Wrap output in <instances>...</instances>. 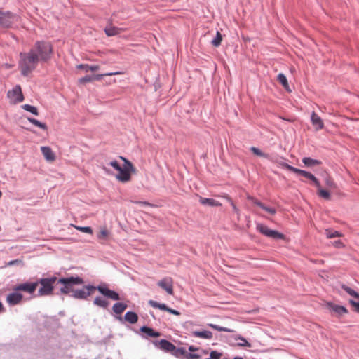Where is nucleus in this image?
Masks as SVG:
<instances>
[{"mask_svg":"<svg viewBox=\"0 0 359 359\" xmlns=\"http://www.w3.org/2000/svg\"><path fill=\"white\" fill-rule=\"evenodd\" d=\"M207 325L215 330L219 331V332H233V330L231 329H229V328H227L225 327H222V326H219V325H217L215 324H212V323H208Z\"/></svg>","mask_w":359,"mask_h":359,"instance_id":"72a5a7b5","label":"nucleus"},{"mask_svg":"<svg viewBox=\"0 0 359 359\" xmlns=\"http://www.w3.org/2000/svg\"><path fill=\"white\" fill-rule=\"evenodd\" d=\"M23 296L21 293L15 291L8 294L6 302L11 306L18 304L22 299Z\"/></svg>","mask_w":359,"mask_h":359,"instance_id":"f3484780","label":"nucleus"},{"mask_svg":"<svg viewBox=\"0 0 359 359\" xmlns=\"http://www.w3.org/2000/svg\"><path fill=\"white\" fill-rule=\"evenodd\" d=\"M222 356V353L218 352L217 351H212L210 353V357L212 359H220Z\"/></svg>","mask_w":359,"mask_h":359,"instance_id":"c03bdc74","label":"nucleus"},{"mask_svg":"<svg viewBox=\"0 0 359 359\" xmlns=\"http://www.w3.org/2000/svg\"><path fill=\"white\" fill-rule=\"evenodd\" d=\"M302 162L306 167H313L316 165H319L322 163L320 161L317 159H313L310 157L303 158Z\"/></svg>","mask_w":359,"mask_h":359,"instance_id":"cd10ccee","label":"nucleus"},{"mask_svg":"<svg viewBox=\"0 0 359 359\" xmlns=\"http://www.w3.org/2000/svg\"><path fill=\"white\" fill-rule=\"evenodd\" d=\"M4 310L3 304L0 302V313Z\"/></svg>","mask_w":359,"mask_h":359,"instance_id":"6e6d98bb","label":"nucleus"},{"mask_svg":"<svg viewBox=\"0 0 359 359\" xmlns=\"http://www.w3.org/2000/svg\"><path fill=\"white\" fill-rule=\"evenodd\" d=\"M21 262H22L20 259H14V260H11V261L8 262L6 265L11 266L18 264Z\"/></svg>","mask_w":359,"mask_h":359,"instance_id":"8fccbe9b","label":"nucleus"},{"mask_svg":"<svg viewBox=\"0 0 359 359\" xmlns=\"http://www.w3.org/2000/svg\"><path fill=\"white\" fill-rule=\"evenodd\" d=\"M248 200L251 201L254 204L261 208L262 210L269 212L271 215H275L276 213V210L272 207L266 206L264 203L256 199L255 198L248 196L247 197Z\"/></svg>","mask_w":359,"mask_h":359,"instance_id":"6ab92c4d","label":"nucleus"},{"mask_svg":"<svg viewBox=\"0 0 359 359\" xmlns=\"http://www.w3.org/2000/svg\"><path fill=\"white\" fill-rule=\"evenodd\" d=\"M191 335L204 339H211L213 337L212 332L205 330L192 331Z\"/></svg>","mask_w":359,"mask_h":359,"instance_id":"4be33fe9","label":"nucleus"},{"mask_svg":"<svg viewBox=\"0 0 359 359\" xmlns=\"http://www.w3.org/2000/svg\"><path fill=\"white\" fill-rule=\"evenodd\" d=\"M22 109L24 110L29 111V112H31L32 114H34L36 116L39 115L38 109L34 106H32V105H29V104H24V105H22Z\"/></svg>","mask_w":359,"mask_h":359,"instance_id":"58836bf2","label":"nucleus"},{"mask_svg":"<svg viewBox=\"0 0 359 359\" xmlns=\"http://www.w3.org/2000/svg\"><path fill=\"white\" fill-rule=\"evenodd\" d=\"M278 163V164L283 168H285L290 171H292V172H294L296 168L287 164V163L283 161H276Z\"/></svg>","mask_w":359,"mask_h":359,"instance_id":"79ce46f5","label":"nucleus"},{"mask_svg":"<svg viewBox=\"0 0 359 359\" xmlns=\"http://www.w3.org/2000/svg\"><path fill=\"white\" fill-rule=\"evenodd\" d=\"M222 197L224 198L230 203L231 206L232 207L233 211L237 215L238 217H239L241 211L236 207L231 198L226 194H224V196H222Z\"/></svg>","mask_w":359,"mask_h":359,"instance_id":"473e14b6","label":"nucleus"},{"mask_svg":"<svg viewBox=\"0 0 359 359\" xmlns=\"http://www.w3.org/2000/svg\"><path fill=\"white\" fill-rule=\"evenodd\" d=\"M37 282L41 285V287L38 291L39 296L50 295L54 287H57V278L55 276L41 278Z\"/></svg>","mask_w":359,"mask_h":359,"instance_id":"39448f33","label":"nucleus"},{"mask_svg":"<svg viewBox=\"0 0 359 359\" xmlns=\"http://www.w3.org/2000/svg\"><path fill=\"white\" fill-rule=\"evenodd\" d=\"M199 202L201 204L203 205H208L211 207H218L222 205V204L219 201L213 198H207L201 196L199 197Z\"/></svg>","mask_w":359,"mask_h":359,"instance_id":"b1692460","label":"nucleus"},{"mask_svg":"<svg viewBox=\"0 0 359 359\" xmlns=\"http://www.w3.org/2000/svg\"><path fill=\"white\" fill-rule=\"evenodd\" d=\"M334 245L338 248H341L344 247L343 243L340 241H334Z\"/></svg>","mask_w":359,"mask_h":359,"instance_id":"864d4df0","label":"nucleus"},{"mask_svg":"<svg viewBox=\"0 0 359 359\" xmlns=\"http://www.w3.org/2000/svg\"><path fill=\"white\" fill-rule=\"evenodd\" d=\"M125 29L115 27L111 22H108L104 28V32L107 36H114L121 34Z\"/></svg>","mask_w":359,"mask_h":359,"instance_id":"a211bd4d","label":"nucleus"},{"mask_svg":"<svg viewBox=\"0 0 359 359\" xmlns=\"http://www.w3.org/2000/svg\"><path fill=\"white\" fill-rule=\"evenodd\" d=\"M107 236V230H102L98 235V238H105Z\"/></svg>","mask_w":359,"mask_h":359,"instance_id":"3c124183","label":"nucleus"},{"mask_svg":"<svg viewBox=\"0 0 359 359\" xmlns=\"http://www.w3.org/2000/svg\"><path fill=\"white\" fill-rule=\"evenodd\" d=\"M154 346L159 349L166 352L171 353L172 349L174 348V344L166 339H161L160 341H154L153 342Z\"/></svg>","mask_w":359,"mask_h":359,"instance_id":"2eb2a0df","label":"nucleus"},{"mask_svg":"<svg viewBox=\"0 0 359 359\" xmlns=\"http://www.w3.org/2000/svg\"><path fill=\"white\" fill-rule=\"evenodd\" d=\"M318 188V196L324 199L329 200L330 198V194L327 190L323 189L321 187Z\"/></svg>","mask_w":359,"mask_h":359,"instance_id":"e433bc0d","label":"nucleus"},{"mask_svg":"<svg viewBox=\"0 0 359 359\" xmlns=\"http://www.w3.org/2000/svg\"><path fill=\"white\" fill-rule=\"evenodd\" d=\"M148 303H149V304L150 306H151L154 308L158 309H161V310H163V311H166L169 312L170 313H172V314L175 315V316H180V311L167 306V305L165 304H161V303H158V302H156L154 300H152V299L149 300L148 302Z\"/></svg>","mask_w":359,"mask_h":359,"instance_id":"dca6fc26","label":"nucleus"},{"mask_svg":"<svg viewBox=\"0 0 359 359\" xmlns=\"http://www.w3.org/2000/svg\"><path fill=\"white\" fill-rule=\"evenodd\" d=\"M84 289H86V291H85L83 289L74 290L71 294V297L77 299H86L88 297H89L95 290H96V287L88 285L84 287Z\"/></svg>","mask_w":359,"mask_h":359,"instance_id":"1a4fd4ad","label":"nucleus"},{"mask_svg":"<svg viewBox=\"0 0 359 359\" xmlns=\"http://www.w3.org/2000/svg\"><path fill=\"white\" fill-rule=\"evenodd\" d=\"M222 40V36L219 31H217L215 37L212 40L211 44L215 47L220 46Z\"/></svg>","mask_w":359,"mask_h":359,"instance_id":"f704fd0d","label":"nucleus"},{"mask_svg":"<svg viewBox=\"0 0 359 359\" xmlns=\"http://www.w3.org/2000/svg\"><path fill=\"white\" fill-rule=\"evenodd\" d=\"M341 288L346 291L349 295L353 297H359V294L355 292L354 290L351 289V287L346 286V285H342Z\"/></svg>","mask_w":359,"mask_h":359,"instance_id":"ea45409f","label":"nucleus"},{"mask_svg":"<svg viewBox=\"0 0 359 359\" xmlns=\"http://www.w3.org/2000/svg\"><path fill=\"white\" fill-rule=\"evenodd\" d=\"M157 285L165 290L168 294L172 295L174 293L173 291V280L171 278L167 277L161 279L158 282Z\"/></svg>","mask_w":359,"mask_h":359,"instance_id":"ddd939ff","label":"nucleus"},{"mask_svg":"<svg viewBox=\"0 0 359 359\" xmlns=\"http://www.w3.org/2000/svg\"><path fill=\"white\" fill-rule=\"evenodd\" d=\"M325 306L333 316L340 318L348 313L347 309L344 306H340L330 302H326Z\"/></svg>","mask_w":359,"mask_h":359,"instance_id":"9d476101","label":"nucleus"},{"mask_svg":"<svg viewBox=\"0 0 359 359\" xmlns=\"http://www.w3.org/2000/svg\"><path fill=\"white\" fill-rule=\"evenodd\" d=\"M77 69H83L85 72L92 71L95 72L100 69L98 65H89L88 64H80L77 65Z\"/></svg>","mask_w":359,"mask_h":359,"instance_id":"7c9ffc66","label":"nucleus"},{"mask_svg":"<svg viewBox=\"0 0 359 359\" xmlns=\"http://www.w3.org/2000/svg\"><path fill=\"white\" fill-rule=\"evenodd\" d=\"M250 150L253 152L254 154H255L258 156L267 157V155L266 154L263 153L259 149H258L257 147H252L250 148Z\"/></svg>","mask_w":359,"mask_h":359,"instance_id":"37998d69","label":"nucleus"},{"mask_svg":"<svg viewBox=\"0 0 359 359\" xmlns=\"http://www.w3.org/2000/svg\"><path fill=\"white\" fill-rule=\"evenodd\" d=\"M39 285L38 282L33 283H24L19 285H17L13 288L14 291H23L29 294H33Z\"/></svg>","mask_w":359,"mask_h":359,"instance_id":"9b49d317","label":"nucleus"},{"mask_svg":"<svg viewBox=\"0 0 359 359\" xmlns=\"http://www.w3.org/2000/svg\"><path fill=\"white\" fill-rule=\"evenodd\" d=\"M93 304L97 306L102 307V308H107L109 305L108 301L102 299L100 297H97L95 298L93 301Z\"/></svg>","mask_w":359,"mask_h":359,"instance_id":"2f4dec72","label":"nucleus"},{"mask_svg":"<svg viewBox=\"0 0 359 359\" xmlns=\"http://www.w3.org/2000/svg\"><path fill=\"white\" fill-rule=\"evenodd\" d=\"M96 290H97L102 294L104 296L113 299V300H119L120 296L119 294L114 291L111 290L107 287L106 285H98L96 287Z\"/></svg>","mask_w":359,"mask_h":359,"instance_id":"4468645a","label":"nucleus"},{"mask_svg":"<svg viewBox=\"0 0 359 359\" xmlns=\"http://www.w3.org/2000/svg\"><path fill=\"white\" fill-rule=\"evenodd\" d=\"M76 229L79 230L81 232L87 233H92L93 230L89 226H76Z\"/></svg>","mask_w":359,"mask_h":359,"instance_id":"a18cd8bd","label":"nucleus"},{"mask_svg":"<svg viewBox=\"0 0 359 359\" xmlns=\"http://www.w3.org/2000/svg\"><path fill=\"white\" fill-rule=\"evenodd\" d=\"M41 151L44 156V158H46V161H55V154L53 153V151H52L51 148L49 147H41Z\"/></svg>","mask_w":359,"mask_h":359,"instance_id":"5701e85b","label":"nucleus"},{"mask_svg":"<svg viewBox=\"0 0 359 359\" xmlns=\"http://www.w3.org/2000/svg\"><path fill=\"white\" fill-rule=\"evenodd\" d=\"M30 50L36 55L38 60L41 62L50 60L53 51L51 43L45 41H36Z\"/></svg>","mask_w":359,"mask_h":359,"instance_id":"f03ea898","label":"nucleus"},{"mask_svg":"<svg viewBox=\"0 0 359 359\" xmlns=\"http://www.w3.org/2000/svg\"><path fill=\"white\" fill-rule=\"evenodd\" d=\"M326 184L330 187H335V184L334 183V182L330 180V179H327L326 180Z\"/></svg>","mask_w":359,"mask_h":359,"instance_id":"5fc2aeb1","label":"nucleus"},{"mask_svg":"<svg viewBox=\"0 0 359 359\" xmlns=\"http://www.w3.org/2000/svg\"><path fill=\"white\" fill-rule=\"evenodd\" d=\"M109 165L110 166H111L112 168H114L116 170H121V166L120 165V164L118 163L117 161L116 160H114V161H111L109 163Z\"/></svg>","mask_w":359,"mask_h":359,"instance_id":"de8ad7c7","label":"nucleus"},{"mask_svg":"<svg viewBox=\"0 0 359 359\" xmlns=\"http://www.w3.org/2000/svg\"><path fill=\"white\" fill-rule=\"evenodd\" d=\"M256 229L264 236L274 240L283 239L284 235L276 230L270 229L266 225L257 224Z\"/></svg>","mask_w":359,"mask_h":359,"instance_id":"0eeeda50","label":"nucleus"},{"mask_svg":"<svg viewBox=\"0 0 359 359\" xmlns=\"http://www.w3.org/2000/svg\"><path fill=\"white\" fill-rule=\"evenodd\" d=\"M27 120L32 123L33 125L43 129V130H46L47 129V126L46 125V123H41L39 121H38L37 119L36 118H27Z\"/></svg>","mask_w":359,"mask_h":359,"instance_id":"c9c22d12","label":"nucleus"},{"mask_svg":"<svg viewBox=\"0 0 359 359\" xmlns=\"http://www.w3.org/2000/svg\"><path fill=\"white\" fill-rule=\"evenodd\" d=\"M140 331L142 332L145 333L147 336L151 337H158L159 336H161L160 332L155 331L152 328L147 327V326H142L140 328Z\"/></svg>","mask_w":359,"mask_h":359,"instance_id":"a878e982","label":"nucleus"},{"mask_svg":"<svg viewBox=\"0 0 359 359\" xmlns=\"http://www.w3.org/2000/svg\"><path fill=\"white\" fill-rule=\"evenodd\" d=\"M83 278L76 276L57 278V286L62 294H67L74 291V286L83 284Z\"/></svg>","mask_w":359,"mask_h":359,"instance_id":"7ed1b4c3","label":"nucleus"},{"mask_svg":"<svg viewBox=\"0 0 359 359\" xmlns=\"http://www.w3.org/2000/svg\"><path fill=\"white\" fill-rule=\"evenodd\" d=\"M208 351H206V350H204V351H203V353H204V354H208Z\"/></svg>","mask_w":359,"mask_h":359,"instance_id":"13d9d810","label":"nucleus"},{"mask_svg":"<svg viewBox=\"0 0 359 359\" xmlns=\"http://www.w3.org/2000/svg\"><path fill=\"white\" fill-rule=\"evenodd\" d=\"M7 97L10 100L11 104H17L24 100V96L20 85H16L12 90H8Z\"/></svg>","mask_w":359,"mask_h":359,"instance_id":"6e6552de","label":"nucleus"},{"mask_svg":"<svg viewBox=\"0 0 359 359\" xmlns=\"http://www.w3.org/2000/svg\"><path fill=\"white\" fill-rule=\"evenodd\" d=\"M39 62V60L36 55L31 50L27 53H20L18 66L21 74L24 76H27L36 68Z\"/></svg>","mask_w":359,"mask_h":359,"instance_id":"f257e3e1","label":"nucleus"},{"mask_svg":"<svg viewBox=\"0 0 359 359\" xmlns=\"http://www.w3.org/2000/svg\"><path fill=\"white\" fill-rule=\"evenodd\" d=\"M119 74H121V72H109V73H105V74H96V75H93V76L87 75L84 77L79 79V82L80 83L83 84V83L90 82L94 80L99 81L101 79H102L104 76H113V75H119Z\"/></svg>","mask_w":359,"mask_h":359,"instance_id":"f8f14e48","label":"nucleus"},{"mask_svg":"<svg viewBox=\"0 0 359 359\" xmlns=\"http://www.w3.org/2000/svg\"><path fill=\"white\" fill-rule=\"evenodd\" d=\"M326 236L328 238H333L341 236V233L337 231H331V230L327 229L326 230Z\"/></svg>","mask_w":359,"mask_h":359,"instance_id":"a19ab883","label":"nucleus"},{"mask_svg":"<svg viewBox=\"0 0 359 359\" xmlns=\"http://www.w3.org/2000/svg\"><path fill=\"white\" fill-rule=\"evenodd\" d=\"M233 359H243L242 357L236 356Z\"/></svg>","mask_w":359,"mask_h":359,"instance_id":"4d7b16f0","label":"nucleus"},{"mask_svg":"<svg viewBox=\"0 0 359 359\" xmlns=\"http://www.w3.org/2000/svg\"><path fill=\"white\" fill-rule=\"evenodd\" d=\"M185 359H201V355L197 353L187 352Z\"/></svg>","mask_w":359,"mask_h":359,"instance_id":"49530a36","label":"nucleus"},{"mask_svg":"<svg viewBox=\"0 0 359 359\" xmlns=\"http://www.w3.org/2000/svg\"><path fill=\"white\" fill-rule=\"evenodd\" d=\"M278 81L283 85V86L285 89H287V88L289 87V85H288L287 79L286 76H285V74H283V73H280L278 75Z\"/></svg>","mask_w":359,"mask_h":359,"instance_id":"4c0bfd02","label":"nucleus"},{"mask_svg":"<svg viewBox=\"0 0 359 359\" xmlns=\"http://www.w3.org/2000/svg\"><path fill=\"white\" fill-rule=\"evenodd\" d=\"M19 19L20 17L18 15L9 11H5L2 8H0V27L4 28L11 27Z\"/></svg>","mask_w":359,"mask_h":359,"instance_id":"423d86ee","label":"nucleus"},{"mask_svg":"<svg viewBox=\"0 0 359 359\" xmlns=\"http://www.w3.org/2000/svg\"><path fill=\"white\" fill-rule=\"evenodd\" d=\"M357 299H359V297H357ZM349 303H350L352 306H353L354 307H355L357 312H358V313H359V301H358V302H355V301H354V300H353V299H350V300H349Z\"/></svg>","mask_w":359,"mask_h":359,"instance_id":"09e8293b","label":"nucleus"},{"mask_svg":"<svg viewBox=\"0 0 359 359\" xmlns=\"http://www.w3.org/2000/svg\"><path fill=\"white\" fill-rule=\"evenodd\" d=\"M124 319L130 324H134L137 322L138 316L137 313L133 311H128L124 316Z\"/></svg>","mask_w":359,"mask_h":359,"instance_id":"bb28decb","label":"nucleus"},{"mask_svg":"<svg viewBox=\"0 0 359 359\" xmlns=\"http://www.w3.org/2000/svg\"><path fill=\"white\" fill-rule=\"evenodd\" d=\"M127 308V305L123 302L115 303L112 307L113 311L116 314H121Z\"/></svg>","mask_w":359,"mask_h":359,"instance_id":"c85d7f7f","label":"nucleus"},{"mask_svg":"<svg viewBox=\"0 0 359 359\" xmlns=\"http://www.w3.org/2000/svg\"><path fill=\"white\" fill-rule=\"evenodd\" d=\"M311 121L316 130H320L324 128L323 120L314 111H313L311 114Z\"/></svg>","mask_w":359,"mask_h":359,"instance_id":"412c9836","label":"nucleus"},{"mask_svg":"<svg viewBox=\"0 0 359 359\" xmlns=\"http://www.w3.org/2000/svg\"><path fill=\"white\" fill-rule=\"evenodd\" d=\"M294 172L296 174L300 175L304 177L305 178L310 180L311 181H312L313 182V184H315V186L316 187H320V182H319L318 180L313 174H311L306 170H300L298 168H296Z\"/></svg>","mask_w":359,"mask_h":359,"instance_id":"aec40b11","label":"nucleus"},{"mask_svg":"<svg viewBox=\"0 0 359 359\" xmlns=\"http://www.w3.org/2000/svg\"><path fill=\"white\" fill-rule=\"evenodd\" d=\"M189 351H190V353H194L195 351H197L200 349L199 347H196V346H194L193 345H190L188 348Z\"/></svg>","mask_w":359,"mask_h":359,"instance_id":"603ef678","label":"nucleus"},{"mask_svg":"<svg viewBox=\"0 0 359 359\" xmlns=\"http://www.w3.org/2000/svg\"><path fill=\"white\" fill-rule=\"evenodd\" d=\"M120 158L124 162L121 170H118V173L116 175L117 180L121 182H128L131 180V174L135 172V168L133 163L123 156Z\"/></svg>","mask_w":359,"mask_h":359,"instance_id":"20e7f679","label":"nucleus"},{"mask_svg":"<svg viewBox=\"0 0 359 359\" xmlns=\"http://www.w3.org/2000/svg\"><path fill=\"white\" fill-rule=\"evenodd\" d=\"M187 351L184 347H176L174 346V348L172 349L170 354L173 356L180 358V359H185V356L187 354Z\"/></svg>","mask_w":359,"mask_h":359,"instance_id":"393cba45","label":"nucleus"},{"mask_svg":"<svg viewBox=\"0 0 359 359\" xmlns=\"http://www.w3.org/2000/svg\"><path fill=\"white\" fill-rule=\"evenodd\" d=\"M235 340H239L240 342L237 344L238 346L241 347H248L250 348L252 346L251 344L248 342L246 339H245L243 337H242L240 334H237L234 336Z\"/></svg>","mask_w":359,"mask_h":359,"instance_id":"c756f323","label":"nucleus"}]
</instances>
